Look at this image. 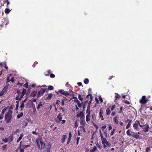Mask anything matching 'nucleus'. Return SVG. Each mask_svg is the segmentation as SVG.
I'll list each match as a JSON object with an SVG mask.
<instances>
[{
    "label": "nucleus",
    "mask_w": 152,
    "mask_h": 152,
    "mask_svg": "<svg viewBox=\"0 0 152 152\" xmlns=\"http://www.w3.org/2000/svg\"><path fill=\"white\" fill-rule=\"evenodd\" d=\"M80 123L81 125H83V126H85V124H86V122L85 120V119H83L81 120Z\"/></svg>",
    "instance_id": "16"
},
{
    "label": "nucleus",
    "mask_w": 152,
    "mask_h": 152,
    "mask_svg": "<svg viewBox=\"0 0 152 152\" xmlns=\"http://www.w3.org/2000/svg\"><path fill=\"white\" fill-rule=\"evenodd\" d=\"M91 111L90 110H87L86 111V113H87V115H90Z\"/></svg>",
    "instance_id": "42"
},
{
    "label": "nucleus",
    "mask_w": 152,
    "mask_h": 152,
    "mask_svg": "<svg viewBox=\"0 0 152 152\" xmlns=\"http://www.w3.org/2000/svg\"><path fill=\"white\" fill-rule=\"evenodd\" d=\"M106 126L105 125L102 126V129L103 131L104 130L106 127Z\"/></svg>",
    "instance_id": "47"
},
{
    "label": "nucleus",
    "mask_w": 152,
    "mask_h": 152,
    "mask_svg": "<svg viewBox=\"0 0 152 152\" xmlns=\"http://www.w3.org/2000/svg\"><path fill=\"white\" fill-rule=\"evenodd\" d=\"M103 113V112L102 111V109H101L100 110V112L99 113V118H102V120H104V118H103V117L102 115V114Z\"/></svg>",
    "instance_id": "12"
},
{
    "label": "nucleus",
    "mask_w": 152,
    "mask_h": 152,
    "mask_svg": "<svg viewBox=\"0 0 152 152\" xmlns=\"http://www.w3.org/2000/svg\"><path fill=\"white\" fill-rule=\"evenodd\" d=\"M47 72L48 73V74H45V75L46 76H48V75L50 73V70H48L47 71Z\"/></svg>",
    "instance_id": "58"
},
{
    "label": "nucleus",
    "mask_w": 152,
    "mask_h": 152,
    "mask_svg": "<svg viewBox=\"0 0 152 152\" xmlns=\"http://www.w3.org/2000/svg\"><path fill=\"white\" fill-rule=\"evenodd\" d=\"M9 77L10 76H8L7 78L6 85L4 86L1 91L0 92V96H1L5 95V94L7 92V89L9 85V84L8 83L10 81V80L9 79Z\"/></svg>",
    "instance_id": "1"
},
{
    "label": "nucleus",
    "mask_w": 152,
    "mask_h": 152,
    "mask_svg": "<svg viewBox=\"0 0 152 152\" xmlns=\"http://www.w3.org/2000/svg\"><path fill=\"white\" fill-rule=\"evenodd\" d=\"M151 149L150 147H148L146 148V152H150Z\"/></svg>",
    "instance_id": "39"
},
{
    "label": "nucleus",
    "mask_w": 152,
    "mask_h": 152,
    "mask_svg": "<svg viewBox=\"0 0 152 152\" xmlns=\"http://www.w3.org/2000/svg\"><path fill=\"white\" fill-rule=\"evenodd\" d=\"M7 111V113H8L9 111H10V107L9 106L5 107L4 108L1 112V113L4 114Z\"/></svg>",
    "instance_id": "7"
},
{
    "label": "nucleus",
    "mask_w": 152,
    "mask_h": 152,
    "mask_svg": "<svg viewBox=\"0 0 152 152\" xmlns=\"http://www.w3.org/2000/svg\"><path fill=\"white\" fill-rule=\"evenodd\" d=\"M84 82L86 84H87L89 83L88 79L85 78L84 80Z\"/></svg>",
    "instance_id": "30"
},
{
    "label": "nucleus",
    "mask_w": 152,
    "mask_h": 152,
    "mask_svg": "<svg viewBox=\"0 0 152 152\" xmlns=\"http://www.w3.org/2000/svg\"><path fill=\"white\" fill-rule=\"evenodd\" d=\"M106 114L107 115H109L110 113V111L109 108H107L106 110Z\"/></svg>",
    "instance_id": "28"
},
{
    "label": "nucleus",
    "mask_w": 152,
    "mask_h": 152,
    "mask_svg": "<svg viewBox=\"0 0 152 152\" xmlns=\"http://www.w3.org/2000/svg\"><path fill=\"white\" fill-rule=\"evenodd\" d=\"M104 134L105 135V136L106 137H107V132L106 130H105L104 131Z\"/></svg>",
    "instance_id": "44"
},
{
    "label": "nucleus",
    "mask_w": 152,
    "mask_h": 152,
    "mask_svg": "<svg viewBox=\"0 0 152 152\" xmlns=\"http://www.w3.org/2000/svg\"><path fill=\"white\" fill-rule=\"evenodd\" d=\"M73 99H76V101H75V102L77 103V105L79 107H80L81 106V104L80 103L79 101L78 100L77 98L76 97H74Z\"/></svg>",
    "instance_id": "11"
},
{
    "label": "nucleus",
    "mask_w": 152,
    "mask_h": 152,
    "mask_svg": "<svg viewBox=\"0 0 152 152\" xmlns=\"http://www.w3.org/2000/svg\"><path fill=\"white\" fill-rule=\"evenodd\" d=\"M23 115V113H21L20 114H18L17 116V118H21Z\"/></svg>",
    "instance_id": "27"
},
{
    "label": "nucleus",
    "mask_w": 152,
    "mask_h": 152,
    "mask_svg": "<svg viewBox=\"0 0 152 152\" xmlns=\"http://www.w3.org/2000/svg\"><path fill=\"white\" fill-rule=\"evenodd\" d=\"M115 97L116 98H120L121 97L118 94L116 93H115Z\"/></svg>",
    "instance_id": "35"
},
{
    "label": "nucleus",
    "mask_w": 152,
    "mask_h": 152,
    "mask_svg": "<svg viewBox=\"0 0 152 152\" xmlns=\"http://www.w3.org/2000/svg\"><path fill=\"white\" fill-rule=\"evenodd\" d=\"M132 136L133 137L136 139L138 138L139 137V135L137 134V133H134L132 135Z\"/></svg>",
    "instance_id": "14"
},
{
    "label": "nucleus",
    "mask_w": 152,
    "mask_h": 152,
    "mask_svg": "<svg viewBox=\"0 0 152 152\" xmlns=\"http://www.w3.org/2000/svg\"><path fill=\"white\" fill-rule=\"evenodd\" d=\"M147 101L148 99L146 98V96H143L142 97L141 99L140 100V102L141 104H145L147 102Z\"/></svg>",
    "instance_id": "3"
},
{
    "label": "nucleus",
    "mask_w": 152,
    "mask_h": 152,
    "mask_svg": "<svg viewBox=\"0 0 152 152\" xmlns=\"http://www.w3.org/2000/svg\"><path fill=\"white\" fill-rule=\"evenodd\" d=\"M11 81L12 83H13L14 82V77H12L11 79V80H10V81Z\"/></svg>",
    "instance_id": "62"
},
{
    "label": "nucleus",
    "mask_w": 152,
    "mask_h": 152,
    "mask_svg": "<svg viewBox=\"0 0 152 152\" xmlns=\"http://www.w3.org/2000/svg\"><path fill=\"white\" fill-rule=\"evenodd\" d=\"M100 137H101V140H103V139H104V138H104L102 135V134H100Z\"/></svg>",
    "instance_id": "60"
},
{
    "label": "nucleus",
    "mask_w": 152,
    "mask_h": 152,
    "mask_svg": "<svg viewBox=\"0 0 152 152\" xmlns=\"http://www.w3.org/2000/svg\"><path fill=\"white\" fill-rule=\"evenodd\" d=\"M124 103H126V104H129V103H130L128 101H127L126 100H124Z\"/></svg>",
    "instance_id": "52"
},
{
    "label": "nucleus",
    "mask_w": 152,
    "mask_h": 152,
    "mask_svg": "<svg viewBox=\"0 0 152 152\" xmlns=\"http://www.w3.org/2000/svg\"><path fill=\"white\" fill-rule=\"evenodd\" d=\"M40 143L41 144V146H40V148L41 149L42 148L44 147L45 145V143L42 142L41 140L40 141Z\"/></svg>",
    "instance_id": "20"
},
{
    "label": "nucleus",
    "mask_w": 152,
    "mask_h": 152,
    "mask_svg": "<svg viewBox=\"0 0 152 152\" xmlns=\"http://www.w3.org/2000/svg\"><path fill=\"white\" fill-rule=\"evenodd\" d=\"M75 126L76 128H77V127L78 125H77V121H76L75 122Z\"/></svg>",
    "instance_id": "59"
},
{
    "label": "nucleus",
    "mask_w": 152,
    "mask_h": 152,
    "mask_svg": "<svg viewBox=\"0 0 152 152\" xmlns=\"http://www.w3.org/2000/svg\"><path fill=\"white\" fill-rule=\"evenodd\" d=\"M99 99L101 102H103V100L102 99V98L101 97V96H99Z\"/></svg>",
    "instance_id": "53"
},
{
    "label": "nucleus",
    "mask_w": 152,
    "mask_h": 152,
    "mask_svg": "<svg viewBox=\"0 0 152 152\" xmlns=\"http://www.w3.org/2000/svg\"><path fill=\"white\" fill-rule=\"evenodd\" d=\"M63 95H65V96H67L69 95V94L68 93V91H64Z\"/></svg>",
    "instance_id": "36"
},
{
    "label": "nucleus",
    "mask_w": 152,
    "mask_h": 152,
    "mask_svg": "<svg viewBox=\"0 0 152 152\" xmlns=\"http://www.w3.org/2000/svg\"><path fill=\"white\" fill-rule=\"evenodd\" d=\"M67 137V136L66 135H63V137L61 139V142L62 143H64L65 142V140Z\"/></svg>",
    "instance_id": "15"
},
{
    "label": "nucleus",
    "mask_w": 152,
    "mask_h": 152,
    "mask_svg": "<svg viewBox=\"0 0 152 152\" xmlns=\"http://www.w3.org/2000/svg\"><path fill=\"white\" fill-rule=\"evenodd\" d=\"M132 120H130L129 121V123H128V124L127 125V126L126 127V129H128L130 127L131 123L132 122Z\"/></svg>",
    "instance_id": "22"
},
{
    "label": "nucleus",
    "mask_w": 152,
    "mask_h": 152,
    "mask_svg": "<svg viewBox=\"0 0 152 152\" xmlns=\"http://www.w3.org/2000/svg\"><path fill=\"white\" fill-rule=\"evenodd\" d=\"M126 134L130 136L131 135V134H130V130L129 129L127 130L126 131Z\"/></svg>",
    "instance_id": "40"
},
{
    "label": "nucleus",
    "mask_w": 152,
    "mask_h": 152,
    "mask_svg": "<svg viewBox=\"0 0 152 152\" xmlns=\"http://www.w3.org/2000/svg\"><path fill=\"white\" fill-rule=\"evenodd\" d=\"M62 119V117L61 116V113H59L57 115L56 118V122L57 123H59L60 121H61Z\"/></svg>",
    "instance_id": "5"
},
{
    "label": "nucleus",
    "mask_w": 152,
    "mask_h": 152,
    "mask_svg": "<svg viewBox=\"0 0 152 152\" xmlns=\"http://www.w3.org/2000/svg\"><path fill=\"white\" fill-rule=\"evenodd\" d=\"M40 141V140L39 141L38 140H36V142L38 146V148L39 149L40 148V145H39Z\"/></svg>",
    "instance_id": "29"
},
{
    "label": "nucleus",
    "mask_w": 152,
    "mask_h": 152,
    "mask_svg": "<svg viewBox=\"0 0 152 152\" xmlns=\"http://www.w3.org/2000/svg\"><path fill=\"white\" fill-rule=\"evenodd\" d=\"M30 146V145H25L24 146V149L25 148H27L28 147Z\"/></svg>",
    "instance_id": "50"
},
{
    "label": "nucleus",
    "mask_w": 152,
    "mask_h": 152,
    "mask_svg": "<svg viewBox=\"0 0 152 152\" xmlns=\"http://www.w3.org/2000/svg\"><path fill=\"white\" fill-rule=\"evenodd\" d=\"M28 83H26L24 84V86L26 88H28Z\"/></svg>",
    "instance_id": "55"
},
{
    "label": "nucleus",
    "mask_w": 152,
    "mask_h": 152,
    "mask_svg": "<svg viewBox=\"0 0 152 152\" xmlns=\"http://www.w3.org/2000/svg\"><path fill=\"white\" fill-rule=\"evenodd\" d=\"M5 13L6 14H9L10 13V10L9 9L6 8L4 10Z\"/></svg>",
    "instance_id": "31"
},
{
    "label": "nucleus",
    "mask_w": 152,
    "mask_h": 152,
    "mask_svg": "<svg viewBox=\"0 0 152 152\" xmlns=\"http://www.w3.org/2000/svg\"><path fill=\"white\" fill-rule=\"evenodd\" d=\"M8 113H7L5 115V120L6 122L9 123L10 122V113L9 111L8 112Z\"/></svg>",
    "instance_id": "4"
},
{
    "label": "nucleus",
    "mask_w": 152,
    "mask_h": 152,
    "mask_svg": "<svg viewBox=\"0 0 152 152\" xmlns=\"http://www.w3.org/2000/svg\"><path fill=\"white\" fill-rule=\"evenodd\" d=\"M80 118V119H84V118H85V116H84V114H83V116H81V118Z\"/></svg>",
    "instance_id": "61"
},
{
    "label": "nucleus",
    "mask_w": 152,
    "mask_h": 152,
    "mask_svg": "<svg viewBox=\"0 0 152 152\" xmlns=\"http://www.w3.org/2000/svg\"><path fill=\"white\" fill-rule=\"evenodd\" d=\"M80 139V137H77V142H76V144L77 145H78L79 143V141Z\"/></svg>",
    "instance_id": "45"
},
{
    "label": "nucleus",
    "mask_w": 152,
    "mask_h": 152,
    "mask_svg": "<svg viewBox=\"0 0 152 152\" xmlns=\"http://www.w3.org/2000/svg\"><path fill=\"white\" fill-rule=\"evenodd\" d=\"M43 105L42 104V102H39V104L38 105L37 107V109H39L40 108H41L42 107Z\"/></svg>",
    "instance_id": "25"
},
{
    "label": "nucleus",
    "mask_w": 152,
    "mask_h": 152,
    "mask_svg": "<svg viewBox=\"0 0 152 152\" xmlns=\"http://www.w3.org/2000/svg\"><path fill=\"white\" fill-rule=\"evenodd\" d=\"M0 66H7L6 62L4 61L0 63Z\"/></svg>",
    "instance_id": "18"
},
{
    "label": "nucleus",
    "mask_w": 152,
    "mask_h": 152,
    "mask_svg": "<svg viewBox=\"0 0 152 152\" xmlns=\"http://www.w3.org/2000/svg\"><path fill=\"white\" fill-rule=\"evenodd\" d=\"M21 104V105L20 106V107L21 108H23L24 107V102H22L21 103H20Z\"/></svg>",
    "instance_id": "34"
},
{
    "label": "nucleus",
    "mask_w": 152,
    "mask_h": 152,
    "mask_svg": "<svg viewBox=\"0 0 152 152\" xmlns=\"http://www.w3.org/2000/svg\"><path fill=\"white\" fill-rule=\"evenodd\" d=\"M67 100V99L66 98V97H64L63 98L62 100L61 104L62 106H63L64 104V102Z\"/></svg>",
    "instance_id": "23"
},
{
    "label": "nucleus",
    "mask_w": 152,
    "mask_h": 152,
    "mask_svg": "<svg viewBox=\"0 0 152 152\" xmlns=\"http://www.w3.org/2000/svg\"><path fill=\"white\" fill-rule=\"evenodd\" d=\"M48 90H52L53 89V87L51 86H48Z\"/></svg>",
    "instance_id": "33"
},
{
    "label": "nucleus",
    "mask_w": 152,
    "mask_h": 152,
    "mask_svg": "<svg viewBox=\"0 0 152 152\" xmlns=\"http://www.w3.org/2000/svg\"><path fill=\"white\" fill-rule=\"evenodd\" d=\"M77 84L79 86H81L82 85V83L81 82H78Z\"/></svg>",
    "instance_id": "64"
},
{
    "label": "nucleus",
    "mask_w": 152,
    "mask_h": 152,
    "mask_svg": "<svg viewBox=\"0 0 152 152\" xmlns=\"http://www.w3.org/2000/svg\"><path fill=\"white\" fill-rule=\"evenodd\" d=\"M64 90H60L59 91V92L63 94H64Z\"/></svg>",
    "instance_id": "46"
},
{
    "label": "nucleus",
    "mask_w": 152,
    "mask_h": 152,
    "mask_svg": "<svg viewBox=\"0 0 152 152\" xmlns=\"http://www.w3.org/2000/svg\"><path fill=\"white\" fill-rule=\"evenodd\" d=\"M50 76L51 78H54L55 77V76L54 74H51L50 75Z\"/></svg>",
    "instance_id": "51"
},
{
    "label": "nucleus",
    "mask_w": 152,
    "mask_h": 152,
    "mask_svg": "<svg viewBox=\"0 0 152 152\" xmlns=\"http://www.w3.org/2000/svg\"><path fill=\"white\" fill-rule=\"evenodd\" d=\"M32 133L33 134H35L36 135H37L38 134V133L36 132V131L32 132Z\"/></svg>",
    "instance_id": "49"
},
{
    "label": "nucleus",
    "mask_w": 152,
    "mask_h": 152,
    "mask_svg": "<svg viewBox=\"0 0 152 152\" xmlns=\"http://www.w3.org/2000/svg\"><path fill=\"white\" fill-rule=\"evenodd\" d=\"M21 141L20 142V152H24V149H22L21 148Z\"/></svg>",
    "instance_id": "32"
},
{
    "label": "nucleus",
    "mask_w": 152,
    "mask_h": 152,
    "mask_svg": "<svg viewBox=\"0 0 152 152\" xmlns=\"http://www.w3.org/2000/svg\"><path fill=\"white\" fill-rule=\"evenodd\" d=\"M8 138H5V139H2L3 141L4 142H7Z\"/></svg>",
    "instance_id": "48"
},
{
    "label": "nucleus",
    "mask_w": 152,
    "mask_h": 152,
    "mask_svg": "<svg viewBox=\"0 0 152 152\" xmlns=\"http://www.w3.org/2000/svg\"><path fill=\"white\" fill-rule=\"evenodd\" d=\"M83 114H84V113L83 112H80V113H78V114H77V116L78 118H81V116H83Z\"/></svg>",
    "instance_id": "24"
},
{
    "label": "nucleus",
    "mask_w": 152,
    "mask_h": 152,
    "mask_svg": "<svg viewBox=\"0 0 152 152\" xmlns=\"http://www.w3.org/2000/svg\"><path fill=\"white\" fill-rule=\"evenodd\" d=\"M139 124H140V122L138 120L136 121L135 123L133 125V127L134 130L137 131L139 130V129L138 128Z\"/></svg>",
    "instance_id": "2"
},
{
    "label": "nucleus",
    "mask_w": 152,
    "mask_h": 152,
    "mask_svg": "<svg viewBox=\"0 0 152 152\" xmlns=\"http://www.w3.org/2000/svg\"><path fill=\"white\" fill-rule=\"evenodd\" d=\"M45 89L41 90L39 91L37 95L38 97L41 96L43 95V94L45 93Z\"/></svg>",
    "instance_id": "9"
},
{
    "label": "nucleus",
    "mask_w": 152,
    "mask_h": 152,
    "mask_svg": "<svg viewBox=\"0 0 152 152\" xmlns=\"http://www.w3.org/2000/svg\"><path fill=\"white\" fill-rule=\"evenodd\" d=\"M78 98L81 101L83 100V98L81 96V95L80 94H79L78 96Z\"/></svg>",
    "instance_id": "38"
},
{
    "label": "nucleus",
    "mask_w": 152,
    "mask_h": 152,
    "mask_svg": "<svg viewBox=\"0 0 152 152\" xmlns=\"http://www.w3.org/2000/svg\"><path fill=\"white\" fill-rule=\"evenodd\" d=\"M85 126H80V130L81 131H83V132L85 133L86 132V131L84 128Z\"/></svg>",
    "instance_id": "17"
},
{
    "label": "nucleus",
    "mask_w": 152,
    "mask_h": 152,
    "mask_svg": "<svg viewBox=\"0 0 152 152\" xmlns=\"http://www.w3.org/2000/svg\"><path fill=\"white\" fill-rule=\"evenodd\" d=\"M119 118V117H118L115 116L113 118V121L115 122V123L117 124H118V119Z\"/></svg>",
    "instance_id": "13"
},
{
    "label": "nucleus",
    "mask_w": 152,
    "mask_h": 152,
    "mask_svg": "<svg viewBox=\"0 0 152 152\" xmlns=\"http://www.w3.org/2000/svg\"><path fill=\"white\" fill-rule=\"evenodd\" d=\"M4 117V114H2V113H1V114L0 115V120L3 118V117Z\"/></svg>",
    "instance_id": "54"
},
{
    "label": "nucleus",
    "mask_w": 152,
    "mask_h": 152,
    "mask_svg": "<svg viewBox=\"0 0 152 152\" xmlns=\"http://www.w3.org/2000/svg\"><path fill=\"white\" fill-rule=\"evenodd\" d=\"M92 119L93 121H94L95 119V114H94L92 115Z\"/></svg>",
    "instance_id": "43"
},
{
    "label": "nucleus",
    "mask_w": 152,
    "mask_h": 152,
    "mask_svg": "<svg viewBox=\"0 0 152 152\" xmlns=\"http://www.w3.org/2000/svg\"><path fill=\"white\" fill-rule=\"evenodd\" d=\"M53 96V94H50L48 95V96L47 97V99L50 100L51 99V98Z\"/></svg>",
    "instance_id": "26"
},
{
    "label": "nucleus",
    "mask_w": 152,
    "mask_h": 152,
    "mask_svg": "<svg viewBox=\"0 0 152 152\" xmlns=\"http://www.w3.org/2000/svg\"><path fill=\"white\" fill-rule=\"evenodd\" d=\"M115 131V129H113L111 131L110 133V135H112L114 134Z\"/></svg>",
    "instance_id": "41"
},
{
    "label": "nucleus",
    "mask_w": 152,
    "mask_h": 152,
    "mask_svg": "<svg viewBox=\"0 0 152 152\" xmlns=\"http://www.w3.org/2000/svg\"><path fill=\"white\" fill-rule=\"evenodd\" d=\"M60 103V101H59L58 100L56 102V104H59V103Z\"/></svg>",
    "instance_id": "63"
},
{
    "label": "nucleus",
    "mask_w": 152,
    "mask_h": 152,
    "mask_svg": "<svg viewBox=\"0 0 152 152\" xmlns=\"http://www.w3.org/2000/svg\"><path fill=\"white\" fill-rule=\"evenodd\" d=\"M7 146V145H3L2 146V149H3V150H5V149L6 148Z\"/></svg>",
    "instance_id": "56"
},
{
    "label": "nucleus",
    "mask_w": 152,
    "mask_h": 152,
    "mask_svg": "<svg viewBox=\"0 0 152 152\" xmlns=\"http://www.w3.org/2000/svg\"><path fill=\"white\" fill-rule=\"evenodd\" d=\"M102 143L103 144H105L107 146H110L111 145V144L108 142L105 138L102 140Z\"/></svg>",
    "instance_id": "6"
},
{
    "label": "nucleus",
    "mask_w": 152,
    "mask_h": 152,
    "mask_svg": "<svg viewBox=\"0 0 152 152\" xmlns=\"http://www.w3.org/2000/svg\"><path fill=\"white\" fill-rule=\"evenodd\" d=\"M115 108V105L112 106V107H111V110H113Z\"/></svg>",
    "instance_id": "57"
},
{
    "label": "nucleus",
    "mask_w": 152,
    "mask_h": 152,
    "mask_svg": "<svg viewBox=\"0 0 152 152\" xmlns=\"http://www.w3.org/2000/svg\"><path fill=\"white\" fill-rule=\"evenodd\" d=\"M90 115H87L86 117V120L87 122H88L90 120Z\"/></svg>",
    "instance_id": "21"
},
{
    "label": "nucleus",
    "mask_w": 152,
    "mask_h": 152,
    "mask_svg": "<svg viewBox=\"0 0 152 152\" xmlns=\"http://www.w3.org/2000/svg\"><path fill=\"white\" fill-rule=\"evenodd\" d=\"M96 146H94L92 149H91L90 150V151L92 152H94L96 150Z\"/></svg>",
    "instance_id": "37"
},
{
    "label": "nucleus",
    "mask_w": 152,
    "mask_h": 152,
    "mask_svg": "<svg viewBox=\"0 0 152 152\" xmlns=\"http://www.w3.org/2000/svg\"><path fill=\"white\" fill-rule=\"evenodd\" d=\"M26 89H23V91L22 92L21 95H20V100H21V99L23 97V96L26 94Z\"/></svg>",
    "instance_id": "10"
},
{
    "label": "nucleus",
    "mask_w": 152,
    "mask_h": 152,
    "mask_svg": "<svg viewBox=\"0 0 152 152\" xmlns=\"http://www.w3.org/2000/svg\"><path fill=\"white\" fill-rule=\"evenodd\" d=\"M23 134H20V137H19V138L17 140V142H18L20 141L21 140L22 138L23 137Z\"/></svg>",
    "instance_id": "19"
},
{
    "label": "nucleus",
    "mask_w": 152,
    "mask_h": 152,
    "mask_svg": "<svg viewBox=\"0 0 152 152\" xmlns=\"http://www.w3.org/2000/svg\"><path fill=\"white\" fill-rule=\"evenodd\" d=\"M149 128V126L147 124H145L144 125V126L143 128V129L145 132H146L148 131Z\"/></svg>",
    "instance_id": "8"
}]
</instances>
